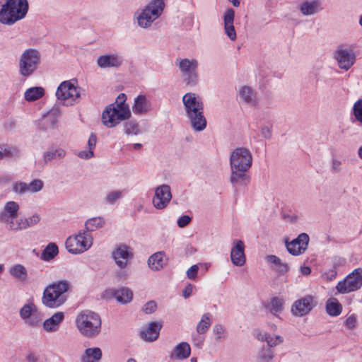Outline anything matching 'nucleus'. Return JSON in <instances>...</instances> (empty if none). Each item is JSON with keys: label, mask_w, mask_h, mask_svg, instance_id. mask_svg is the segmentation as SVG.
I'll return each instance as SVG.
<instances>
[{"label": "nucleus", "mask_w": 362, "mask_h": 362, "mask_svg": "<svg viewBox=\"0 0 362 362\" xmlns=\"http://www.w3.org/2000/svg\"><path fill=\"white\" fill-rule=\"evenodd\" d=\"M182 103L192 129L196 132L204 130L206 127V119L202 100L194 93H187L182 97Z\"/></svg>", "instance_id": "obj_1"}, {"label": "nucleus", "mask_w": 362, "mask_h": 362, "mask_svg": "<svg viewBox=\"0 0 362 362\" xmlns=\"http://www.w3.org/2000/svg\"><path fill=\"white\" fill-rule=\"evenodd\" d=\"M69 288L70 283L66 280L48 285L43 291L42 303L49 308H57L62 305L67 300L66 292Z\"/></svg>", "instance_id": "obj_2"}, {"label": "nucleus", "mask_w": 362, "mask_h": 362, "mask_svg": "<svg viewBox=\"0 0 362 362\" xmlns=\"http://www.w3.org/2000/svg\"><path fill=\"white\" fill-rule=\"evenodd\" d=\"M75 322L81 334L87 338L95 337L100 333L101 318L93 311L89 310L81 311L78 313Z\"/></svg>", "instance_id": "obj_3"}, {"label": "nucleus", "mask_w": 362, "mask_h": 362, "mask_svg": "<svg viewBox=\"0 0 362 362\" xmlns=\"http://www.w3.org/2000/svg\"><path fill=\"white\" fill-rule=\"evenodd\" d=\"M28 8L27 0H6L0 9V22L5 25H13L25 18Z\"/></svg>", "instance_id": "obj_4"}, {"label": "nucleus", "mask_w": 362, "mask_h": 362, "mask_svg": "<svg viewBox=\"0 0 362 362\" xmlns=\"http://www.w3.org/2000/svg\"><path fill=\"white\" fill-rule=\"evenodd\" d=\"M41 55L36 49H27L20 57L18 62L19 73L23 77L31 76L40 64Z\"/></svg>", "instance_id": "obj_5"}, {"label": "nucleus", "mask_w": 362, "mask_h": 362, "mask_svg": "<svg viewBox=\"0 0 362 362\" xmlns=\"http://www.w3.org/2000/svg\"><path fill=\"white\" fill-rule=\"evenodd\" d=\"M356 46L354 44L339 45L334 51V57L339 69L348 71L356 62Z\"/></svg>", "instance_id": "obj_6"}, {"label": "nucleus", "mask_w": 362, "mask_h": 362, "mask_svg": "<svg viewBox=\"0 0 362 362\" xmlns=\"http://www.w3.org/2000/svg\"><path fill=\"white\" fill-rule=\"evenodd\" d=\"M130 117L131 112L129 108L121 109L110 104L103 111L102 121L107 127L112 128Z\"/></svg>", "instance_id": "obj_7"}, {"label": "nucleus", "mask_w": 362, "mask_h": 362, "mask_svg": "<svg viewBox=\"0 0 362 362\" xmlns=\"http://www.w3.org/2000/svg\"><path fill=\"white\" fill-rule=\"evenodd\" d=\"M76 80L61 83L56 91L57 98L66 104L73 105L76 103L81 96L80 88L76 86Z\"/></svg>", "instance_id": "obj_8"}, {"label": "nucleus", "mask_w": 362, "mask_h": 362, "mask_svg": "<svg viewBox=\"0 0 362 362\" xmlns=\"http://www.w3.org/2000/svg\"><path fill=\"white\" fill-rule=\"evenodd\" d=\"M164 8L163 0H155L149 4L138 16V23L142 28H147L161 14Z\"/></svg>", "instance_id": "obj_9"}, {"label": "nucleus", "mask_w": 362, "mask_h": 362, "mask_svg": "<svg viewBox=\"0 0 362 362\" xmlns=\"http://www.w3.org/2000/svg\"><path fill=\"white\" fill-rule=\"evenodd\" d=\"M92 244L91 235L83 231L78 235L69 236L66 241V247L71 253L79 254L88 250Z\"/></svg>", "instance_id": "obj_10"}, {"label": "nucleus", "mask_w": 362, "mask_h": 362, "mask_svg": "<svg viewBox=\"0 0 362 362\" xmlns=\"http://www.w3.org/2000/svg\"><path fill=\"white\" fill-rule=\"evenodd\" d=\"M176 64L185 76V81L188 85L197 83L198 75L197 69L198 62L195 59H177Z\"/></svg>", "instance_id": "obj_11"}, {"label": "nucleus", "mask_w": 362, "mask_h": 362, "mask_svg": "<svg viewBox=\"0 0 362 362\" xmlns=\"http://www.w3.org/2000/svg\"><path fill=\"white\" fill-rule=\"evenodd\" d=\"M362 285V269H356L343 281H339L336 288L339 293H349L359 288Z\"/></svg>", "instance_id": "obj_12"}, {"label": "nucleus", "mask_w": 362, "mask_h": 362, "mask_svg": "<svg viewBox=\"0 0 362 362\" xmlns=\"http://www.w3.org/2000/svg\"><path fill=\"white\" fill-rule=\"evenodd\" d=\"M252 161V155L245 148H237L230 154V168H250Z\"/></svg>", "instance_id": "obj_13"}, {"label": "nucleus", "mask_w": 362, "mask_h": 362, "mask_svg": "<svg viewBox=\"0 0 362 362\" xmlns=\"http://www.w3.org/2000/svg\"><path fill=\"white\" fill-rule=\"evenodd\" d=\"M172 199L170 187L168 185L158 187L153 198V204L158 209H163L167 206Z\"/></svg>", "instance_id": "obj_14"}, {"label": "nucleus", "mask_w": 362, "mask_h": 362, "mask_svg": "<svg viewBox=\"0 0 362 362\" xmlns=\"http://www.w3.org/2000/svg\"><path fill=\"white\" fill-rule=\"evenodd\" d=\"M315 305L314 298L310 295H307L294 302L291 311L295 316L301 317L308 314Z\"/></svg>", "instance_id": "obj_15"}, {"label": "nucleus", "mask_w": 362, "mask_h": 362, "mask_svg": "<svg viewBox=\"0 0 362 362\" xmlns=\"http://www.w3.org/2000/svg\"><path fill=\"white\" fill-rule=\"evenodd\" d=\"M309 240L308 235L302 233L291 242H286L287 250L292 255H301L307 250Z\"/></svg>", "instance_id": "obj_16"}, {"label": "nucleus", "mask_w": 362, "mask_h": 362, "mask_svg": "<svg viewBox=\"0 0 362 362\" xmlns=\"http://www.w3.org/2000/svg\"><path fill=\"white\" fill-rule=\"evenodd\" d=\"M232 263L237 267H242L245 264V245L240 240H234L230 251Z\"/></svg>", "instance_id": "obj_17"}, {"label": "nucleus", "mask_w": 362, "mask_h": 362, "mask_svg": "<svg viewBox=\"0 0 362 362\" xmlns=\"http://www.w3.org/2000/svg\"><path fill=\"white\" fill-rule=\"evenodd\" d=\"M112 257L116 264L122 269L126 268L129 259L132 258V253L129 247L122 245L112 252Z\"/></svg>", "instance_id": "obj_18"}, {"label": "nucleus", "mask_w": 362, "mask_h": 362, "mask_svg": "<svg viewBox=\"0 0 362 362\" xmlns=\"http://www.w3.org/2000/svg\"><path fill=\"white\" fill-rule=\"evenodd\" d=\"M122 62V57L117 54L101 55L97 59L98 66L102 69L118 68Z\"/></svg>", "instance_id": "obj_19"}, {"label": "nucleus", "mask_w": 362, "mask_h": 362, "mask_svg": "<svg viewBox=\"0 0 362 362\" xmlns=\"http://www.w3.org/2000/svg\"><path fill=\"white\" fill-rule=\"evenodd\" d=\"M234 18V10L233 8L227 9L223 16L224 30L226 34L231 40L236 39V33L233 25Z\"/></svg>", "instance_id": "obj_20"}, {"label": "nucleus", "mask_w": 362, "mask_h": 362, "mask_svg": "<svg viewBox=\"0 0 362 362\" xmlns=\"http://www.w3.org/2000/svg\"><path fill=\"white\" fill-rule=\"evenodd\" d=\"M250 168H231L230 182L233 185H246L250 181L247 174Z\"/></svg>", "instance_id": "obj_21"}, {"label": "nucleus", "mask_w": 362, "mask_h": 362, "mask_svg": "<svg viewBox=\"0 0 362 362\" xmlns=\"http://www.w3.org/2000/svg\"><path fill=\"white\" fill-rule=\"evenodd\" d=\"M160 329V324L152 322L146 329L141 332V337L145 341H153L158 338Z\"/></svg>", "instance_id": "obj_22"}, {"label": "nucleus", "mask_w": 362, "mask_h": 362, "mask_svg": "<svg viewBox=\"0 0 362 362\" xmlns=\"http://www.w3.org/2000/svg\"><path fill=\"white\" fill-rule=\"evenodd\" d=\"M64 315L62 312H57L43 322V328L48 332H56L60 323L63 321Z\"/></svg>", "instance_id": "obj_23"}, {"label": "nucleus", "mask_w": 362, "mask_h": 362, "mask_svg": "<svg viewBox=\"0 0 362 362\" xmlns=\"http://www.w3.org/2000/svg\"><path fill=\"white\" fill-rule=\"evenodd\" d=\"M322 10V4L320 0L303 1L300 7V11L304 16L314 15Z\"/></svg>", "instance_id": "obj_24"}, {"label": "nucleus", "mask_w": 362, "mask_h": 362, "mask_svg": "<svg viewBox=\"0 0 362 362\" xmlns=\"http://www.w3.org/2000/svg\"><path fill=\"white\" fill-rule=\"evenodd\" d=\"M107 293L113 295L117 302L125 304L130 302L133 298L132 291L127 288H121L117 290L110 289L107 291Z\"/></svg>", "instance_id": "obj_25"}, {"label": "nucleus", "mask_w": 362, "mask_h": 362, "mask_svg": "<svg viewBox=\"0 0 362 362\" xmlns=\"http://www.w3.org/2000/svg\"><path fill=\"white\" fill-rule=\"evenodd\" d=\"M150 110V103L144 95H138L132 106V110L134 114L142 115L146 113Z\"/></svg>", "instance_id": "obj_26"}, {"label": "nucleus", "mask_w": 362, "mask_h": 362, "mask_svg": "<svg viewBox=\"0 0 362 362\" xmlns=\"http://www.w3.org/2000/svg\"><path fill=\"white\" fill-rule=\"evenodd\" d=\"M164 257L165 254L163 252H158L152 255L148 260L149 267L155 271L161 269L166 264Z\"/></svg>", "instance_id": "obj_27"}, {"label": "nucleus", "mask_w": 362, "mask_h": 362, "mask_svg": "<svg viewBox=\"0 0 362 362\" xmlns=\"http://www.w3.org/2000/svg\"><path fill=\"white\" fill-rule=\"evenodd\" d=\"M102 358V351L98 347L88 348L85 350L81 358V362H98Z\"/></svg>", "instance_id": "obj_28"}, {"label": "nucleus", "mask_w": 362, "mask_h": 362, "mask_svg": "<svg viewBox=\"0 0 362 362\" xmlns=\"http://www.w3.org/2000/svg\"><path fill=\"white\" fill-rule=\"evenodd\" d=\"M326 312L331 317L339 316L342 312V305L335 298H330L326 303Z\"/></svg>", "instance_id": "obj_29"}, {"label": "nucleus", "mask_w": 362, "mask_h": 362, "mask_svg": "<svg viewBox=\"0 0 362 362\" xmlns=\"http://www.w3.org/2000/svg\"><path fill=\"white\" fill-rule=\"evenodd\" d=\"M19 209L18 204L15 202H8L6 204L4 207V211L1 214V220L2 221H6V219H11L16 218L17 213Z\"/></svg>", "instance_id": "obj_30"}, {"label": "nucleus", "mask_w": 362, "mask_h": 362, "mask_svg": "<svg viewBox=\"0 0 362 362\" xmlns=\"http://www.w3.org/2000/svg\"><path fill=\"white\" fill-rule=\"evenodd\" d=\"M6 223V226L9 230H21L28 228V224L25 218H13L11 219H6L3 221Z\"/></svg>", "instance_id": "obj_31"}, {"label": "nucleus", "mask_w": 362, "mask_h": 362, "mask_svg": "<svg viewBox=\"0 0 362 362\" xmlns=\"http://www.w3.org/2000/svg\"><path fill=\"white\" fill-rule=\"evenodd\" d=\"M240 98L246 103L255 105L257 103L256 95L251 88L243 86L239 90Z\"/></svg>", "instance_id": "obj_32"}, {"label": "nucleus", "mask_w": 362, "mask_h": 362, "mask_svg": "<svg viewBox=\"0 0 362 362\" xmlns=\"http://www.w3.org/2000/svg\"><path fill=\"white\" fill-rule=\"evenodd\" d=\"M9 274L21 281H25L28 277V272L22 264H15L9 269Z\"/></svg>", "instance_id": "obj_33"}, {"label": "nucleus", "mask_w": 362, "mask_h": 362, "mask_svg": "<svg viewBox=\"0 0 362 362\" xmlns=\"http://www.w3.org/2000/svg\"><path fill=\"white\" fill-rule=\"evenodd\" d=\"M191 354V349L187 342H181L177 344L175 349V357L178 359L187 358Z\"/></svg>", "instance_id": "obj_34"}, {"label": "nucleus", "mask_w": 362, "mask_h": 362, "mask_svg": "<svg viewBox=\"0 0 362 362\" xmlns=\"http://www.w3.org/2000/svg\"><path fill=\"white\" fill-rule=\"evenodd\" d=\"M20 315L23 320H28L31 316H39L35 305L30 303L23 305L20 310Z\"/></svg>", "instance_id": "obj_35"}, {"label": "nucleus", "mask_w": 362, "mask_h": 362, "mask_svg": "<svg viewBox=\"0 0 362 362\" xmlns=\"http://www.w3.org/2000/svg\"><path fill=\"white\" fill-rule=\"evenodd\" d=\"M211 324V315L210 313H205L202 316L201 320L197 326V332L199 334H204L209 329Z\"/></svg>", "instance_id": "obj_36"}, {"label": "nucleus", "mask_w": 362, "mask_h": 362, "mask_svg": "<svg viewBox=\"0 0 362 362\" xmlns=\"http://www.w3.org/2000/svg\"><path fill=\"white\" fill-rule=\"evenodd\" d=\"M44 95V89L41 87L28 88L25 93V99L28 101L36 100Z\"/></svg>", "instance_id": "obj_37"}, {"label": "nucleus", "mask_w": 362, "mask_h": 362, "mask_svg": "<svg viewBox=\"0 0 362 362\" xmlns=\"http://www.w3.org/2000/svg\"><path fill=\"white\" fill-rule=\"evenodd\" d=\"M57 123V117L53 113L45 115L40 121V126L44 129H52Z\"/></svg>", "instance_id": "obj_38"}, {"label": "nucleus", "mask_w": 362, "mask_h": 362, "mask_svg": "<svg viewBox=\"0 0 362 362\" xmlns=\"http://www.w3.org/2000/svg\"><path fill=\"white\" fill-rule=\"evenodd\" d=\"M283 304L284 301L281 298L274 297L271 299L267 307L271 313L274 315H277L278 313H280L282 311Z\"/></svg>", "instance_id": "obj_39"}, {"label": "nucleus", "mask_w": 362, "mask_h": 362, "mask_svg": "<svg viewBox=\"0 0 362 362\" xmlns=\"http://www.w3.org/2000/svg\"><path fill=\"white\" fill-rule=\"evenodd\" d=\"M105 224V221L102 217H94L86 221L85 226L87 230L93 231L98 228H102Z\"/></svg>", "instance_id": "obj_40"}, {"label": "nucleus", "mask_w": 362, "mask_h": 362, "mask_svg": "<svg viewBox=\"0 0 362 362\" xmlns=\"http://www.w3.org/2000/svg\"><path fill=\"white\" fill-rule=\"evenodd\" d=\"M58 254V247L54 243H49L44 250L42 255L46 260L53 259Z\"/></svg>", "instance_id": "obj_41"}, {"label": "nucleus", "mask_w": 362, "mask_h": 362, "mask_svg": "<svg viewBox=\"0 0 362 362\" xmlns=\"http://www.w3.org/2000/svg\"><path fill=\"white\" fill-rule=\"evenodd\" d=\"M17 153V148L5 145H0V159L13 157Z\"/></svg>", "instance_id": "obj_42"}, {"label": "nucleus", "mask_w": 362, "mask_h": 362, "mask_svg": "<svg viewBox=\"0 0 362 362\" xmlns=\"http://www.w3.org/2000/svg\"><path fill=\"white\" fill-rule=\"evenodd\" d=\"M66 152L62 148H58L54 151H47L44 154L45 161L51 160L56 158H62L64 157Z\"/></svg>", "instance_id": "obj_43"}, {"label": "nucleus", "mask_w": 362, "mask_h": 362, "mask_svg": "<svg viewBox=\"0 0 362 362\" xmlns=\"http://www.w3.org/2000/svg\"><path fill=\"white\" fill-rule=\"evenodd\" d=\"M124 132L127 135H137L140 133L139 124L135 121H129L124 124Z\"/></svg>", "instance_id": "obj_44"}, {"label": "nucleus", "mask_w": 362, "mask_h": 362, "mask_svg": "<svg viewBox=\"0 0 362 362\" xmlns=\"http://www.w3.org/2000/svg\"><path fill=\"white\" fill-rule=\"evenodd\" d=\"M261 341H267L268 346L270 347L277 346L283 342L282 337L279 335H276L275 337H272L268 335L267 333L264 334V337L259 338Z\"/></svg>", "instance_id": "obj_45"}, {"label": "nucleus", "mask_w": 362, "mask_h": 362, "mask_svg": "<svg viewBox=\"0 0 362 362\" xmlns=\"http://www.w3.org/2000/svg\"><path fill=\"white\" fill-rule=\"evenodd\" d=\"M352 114L356 120L362 124V98L358 99L354 104Z\"/></svg>", "instance_id": "obj_46"}, {"label": "nucleus", "mask_w": 362, "mask_h": 362, "mask_svg": "<svg viewBox=\"0 0 362 362\" xmlns=\"http://www.w3.org/2000/svg\"><path fill=\"white\" fill-rule=\"evenodd\" d=\"M122 197V191H113L108 193L105 198V202L108 204H114Z\"/></svg>", "instance_id": "obj_47"}, {"label": "nucleus", "mask_w": 362, "mask_h": 362, "mask_svg": "<svg viewBox=\"0 0 362 362\" xmlns=\"http://www.w3.org/2000/svg\"><path fill=\"white\" fill-rule=\"evenodd\" d=\"M28 192L35 193L40 191L43 187V182L40 180H35L28 184Z\"/></svg>", "instance_id": "obj_48"}, {"label": "nucleus", "mask_w": 362, "mask_h": 362, "mask_svg": "<svg viewBox=\"0 0 362 362\" xmlns=\"http://www.w3.org/2000/svg\"><path fill=\"white\" fill-rule=\"evenodd\" d=\"M274 358V353L269 348L262 349L260 354L259 358L263 362H269Z\"/></svg>", "instance_id": "obj_49"}, {"label": "nucleus", "mask_w": 362, "mask_h": 362, "mask_svg": "<svg viewBox=\"0 0 362 362\" xmlns=\"http://www.w3.org/2000/svg\"><path fill=\"white\" fill-rule=\"evenodd\" d=\"M13 191L18 194L28 192V184L25 182H16L13 185Z\"/></svg>", "instance_id": "obj_50"}, {"label": "nucleus", "mask_w": 362, "mask_h": 362, "mask_svg": "<svg viewBox=\"0 0 362 362\" xmlns=\"http://www.w3.org/2000/svg\"><path fill=\"white\" fill-rule=\"evenodd\" d=\"M126 99V95L124 93H120L116 98L115 102L112 104L117 107H120L121 109L129 108L128 105L125 103Z\"/></svg>", "instance_id": "obj_51"}, {"label": "nucleus", "mask_w": 362, "mask_h": 362, "mask_svg": "<svg viewBox=\"0 0 362 362\" xmlns=\"http://www.w3.org/2000/svg\"><path fill=\"white\" fill-rule=\"evenodd\" d=\"M213 332L216 336V339L218 341L223 337V335L225 332V328L221 325H216L214 327Z\"/></svg>", "instance_id": "obj_52"}, {"label": "nucleus", "mask_w": 362, "mask_h": 362, "mask_svg": "<svg viewBox=\"0 0 362 362\" xmlns=\"http://www.w3.org/2000/svg\"><path fill=\"white\" fill-rule=\"evenodd\" d=\"M156 307H157V305H156V302L151 300V301L146 303L144 305V306L143 307V310L146 314H151V313H153L156 310Z\"/></svg>", "instance_id": "obj_53"}, {"label": "nucleus", "mask_w": 362, "mask_h": 362, "mask_svg": "<svg viewBox=\"0 0 362 362\" xmlns=\"http://www.w3.org/2000/svg\"><path fill=\"white\" fill-rule=\"evenodd\" d=\"M345 325L349 329H353L356 325V318L354 315H351L345 320Z\"/></svg>", "instance_id": "obj_54"}, {"label": "nucleus", "mask_w": 362, "mask_h": 362, "mask_svg": "<svg viewBox=\"0 0 362 362\" xmlns=\"http://www.w3.org/2000/svg\"><path fill=\"white\" fill-rule=\"evenodd\" d=\"M191 220L192 218L190 216L187 215L182 216L180 218H178L177 225L180 228H184L189 223Z\"/></svg>", "instance_id": "obj_55"}, {"label": "nucleus", "mask_w": 362, "mask_h": 362, "mask_svg": "<svg viewBox=\"0 0 362 362\" xmlns=\"http://www.w3.org/2000/svg\"><path fill=\"white\" fill-rule=\"evenodd\" d=\"M199 270V267L197 265H193L187 271V276L190 279H194L196 278L197 272Z\"/></svg>", "instance_id": "obj_56"}, {"label": "nucleus", "mask_w": 362, "mask_h": 362, "mask_svg": "<svg viewBox=\"0 0 362 362\" xmlns=\"http://www.w3.org/2000/svg\"><path fill=\"white\" fill-rule=\"evenodd\" d=\"M94 153L92 150L81 151L78 153V156L83 159H89L93 157Z\"/></svg>", "instance_id": "obj_57"}, {"label": "nucleus", "mask_w": 362, "mask_h": 362, "mask_svg": "<svg viewBox=\"0 0 362 362\" xmlns=\"http://www.w3.org/2000/svg\"><path fill=\"white\" fill-rule=\"evenodd\" d=\"M97 143V137L95 134H91L88 141V146L89 150L93 151Z\"/></svg>", "instance_id": "obj_58"}, {"label": "nucleus", "mask_w": 362, "mask_h": 362, "mask_svg": "<svg viewBox=\"0 0 362 362\" xmlns=\"http://www.w3.org/2000/svg\"><path fill=\"white\" fill-rule=\"evenodd\" d=\"M25 220L27 221V223L28 224V228H29V227L33 226L34 225L37 224L40 221V218L39 215L34 214L28 218H25Z\"/></svg>", "instance_id": "obj_59"}, {"label": "nucleus", "mask_w": 362, "mask_h": 362, "mask_svg": "<svg viewBox=\"0 0 362 362\" xmlns=\"http://www.w3.org/2000/svg\"><path fill=\"white\" fill-rule=\"evenodd\" d=\"M341 160L333 158L332 162V170L334 173H338L341 170Z\"/></svg>", "instance_id": "obj_60"}, {"label": "nucleus", "mask_w": 362, "mask_h": 362, "mask_svg": "<svg viewBox=\"0 0 362 362\" xmlns=\"http://www.w3.org/2000/svg\"><path fill=\"white\" fill-rule=\"evenodd\" d=\"M192 290H193V286L191 284H187L182 291L183 296L185 298H189L192 293Z\"/></svg>", "instance_id": "obj_61"}, {"label": "nucleus", "mask_w": 362, "mask_h": 362, "mask_svg": "<svg viewBox=\"0 0 362 362\" xmlns=\"http://www.w3.org/2000/svg\"><path fill=\"white\" fill-rule=\"evenodd\" d=\"M262 135L266 139H270L272 137V132L267 126H264L261 129Z\"/></svg>", "instance_id": "obj_62"}, {"label": "nucleus", "mask_w": 362, "mask_h": 362, "mask_svg": "<svg viewBox=\"0 0 362 362\" xmlns=\"http://www.w3.org/2000/svg\"><path fill=\"white\" fill-rule=\"evenodd\" d=\"M267 259L278 266L279 264H280V262L281 261L280 258H279L277 256L274 255H270L267 257Z\"/></svg>", "instance_id": "obj_63"}, {"label": "nucleus", "mask_w": 362, "mask_h": 362, "mask_svg": "<svg viewBox=\"0 0 362 362\" xmlns=\"http://www.w3.org/2000/svg\"><path fill=\"white\" fill-rule=\"evenodd\" d=\"M278 271L281 274L287 272L288 271V265L281 261L280 264H278Z\"/></svg>", "instance_id": "obj_64"}]
</instances>
